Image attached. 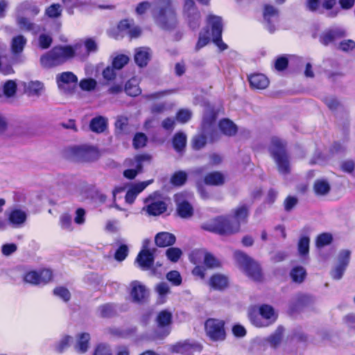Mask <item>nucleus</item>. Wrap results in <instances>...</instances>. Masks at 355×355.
I'll return each mask as SVG.
<instances>
[{
    "instance_id": "1",
    "label": "nucleus",
    "mask_w": 355,
    "mask_h": 355,
    "mask_svg": "<svg viewBox=\"0 0 355 355\" xmlns=\"http://www.w3.org/2000/svg\"><path fill=\"white\" fill-rule=\"evenodd\" d=\"M232 218L219 216L211 221L205 223L202 228L220 235L232 234L238 232L241 223L247 222L249 207L246 205H240L232 211Z\"/></svg>"
},
{
    "instance_id": "2",
    "label": "nucleus",
    "mask_w": 355,
    "mask_h": 355,
    "mask_svg": "<svg viewBox=\"0 0 355 355\" xmlns=\"http://www.w3.org/2000/svg\"><path fill=\"white\" fill-rule=\"evenodd\" d=\"M151 15L155 24L165 31H172L178 24L177 8L173 0H154Z\"/></svg>"
},
{
    "instance_id": "3",
    "label": "nucleus",
    "mask_w": 355,
    "mask_h": 355,
    "mask_svg": "<svg viewBox=\"0 0 355 355\" xmlns=\"http://www.w3.org/2000/svg\"><path fill=\"white\" fill-rule=\"evenodd\" d=\"M268 150L276 164L278 172L283 175L290 174L291 166L290 157L286 150V143L278 137H272Z\"/></svg>"
},
{
    "instance_id": "4",
    "label": "nucleus",
    "mask_w": 355,
    "mask_h": 355,
    "mask_svg": "<svg viewBox=\"0 0 355 355\" xmlns=\"http://www.w3.org/2000/svg\"><path fill=\"white\" fill-rule=\"evenodd\" d=\"M234 257L239 267L243 270L250 278L257 282L262 280L261 270L257 262L241 251H236Z\"/></svg>"
},
{
    "instance_id": "5",
    "label": "nucleus",
    "mask_w": 355,
    "mask_h": 355,
    "mask_svg": "<svg viewBox=\"0 0 355 355\" xmlns=\"http://www.w3.org/2000/svg\"><path fill=\"white\" fill-rule=\"evenodd\" d=\"M207 28H211V35L213 42L220 49L224 51L227 49V45L221 39L223 32L222 18L214 15H209L207 17Z\"/></svg>"
},
{
    "instance_id": "6",
    "label": "nucleus",
    "mask_w": 355,
    "mask_h": 355,
    "mask_svg": "<svg viewBox=\"0 0 355 355\" xmlns=\"http://www.w3.org/2000/svg\"><path fill=\"white\" fill-rule=\"evenodd\" d=\"M73 159L76 162H90L97 160L101 154L96 147L81 145L71 148Z\"/></svg>"
},
{
    "instance_id": "7",
    "label": "nucleus",
    "mask_w": 355,
    "mask_h": 355,
    "mask_svg": "<svg viewBox=\"0 0 355 355\" xmlns=\"http://www.w3.org/2000/svg\"><path fill=\"white\" fill-rule=\"evenodd\" d=\"M250 317L251 322L255 326L261 327L274 322L277 316L271 306L264 304L260 306L259 314H251Z\"/></svg>"
},
{
    "instance_id": "8",
    "label": "nucleus",
    "mask_w": 355,
    "mask_h": 355,
    "mask_svg": "<svg viewBox=\"0 0 355 355\" xmlns=\"http://www.w3.org/2000/svg\"><path fill=\"white\" fill-rule=\"evenodd\" d=\"M150 159L151 156L148 154L138 155L134 159H126V165L133 168L125 170L123 176L129 180L134 179L142 171L143 162H150Z\"/></svg>"
},
{
    "instance_id": "9",
    "label": "nucleus",
    "mask_w": 355,
    "mask_h": 355,
    "mask_svg": "<svg viewBox=\"0 0 355 355\" xmlns=\"http://www.w3.org/2000/svg\"><path fill=\"white\" fill-rule=\"evenodd\" d=\"M207 335L213 340H223L225 338L224 322L220 320L209 318L205 322Z\"/></svg>"
},
{
    "instance_id": "10",
    "label": "nucleus",
    "mask_w": 355,
    "mask_h": 355,
    "mask_svg": "<svg viewBox=\"0 0 355 355\" xmlns=\"http://www.w3.org/2000/svg\"><path fill=\"white\" fill-rule=\"evenodd\" d=\"M52 277V271L49 269H44L40 272L30 271L27 272L24 277V280L27 283L37 285L49 282Z\"/></svg>"
},
{
    "instance_id": "11",
    "label": "nucleus",
    "mask_w": 355,
    "mask_h": 355,
    "mask_svg": "<svg viewBox=\"0 0 355 355\" xmlns=\"http://www.w3.org/2000/svg\"><path fill=\"white\" fill-rule=\"evenodd\" d=\"M266 27L271 33L276 30V24L279 20V10L271 5H265L263 12Z\"/></svg>"
},
{
    "instance_id": "12",
    "label": "nucleus",
    "mask_w": 355,
    "mask_h": 355,
    "mask_svg": "<svg viewBox=\"0 0 355 355\" xmlns=\"http://www.w3.org/2000/svg\"><path fill=\"white\" fill-rule=\"evenodd\" d=\"M56 82L61 91L64 93H71L73 88L71 87V84L76 85L78 78L73 73L66 71L57 75Z\"/></svg>"
},
{
    "instance_id": "13",
    "label": "nucleus",
    "mask_w": 355,
    "mask_h": 355,
    "mask_svg": "<svg viewBox=\"0 0 355 355\" xmlns=\"http://www.w3.org/2000/svg\"><path fill=\"white\" fill-rule=\"evenodd\" d=\"M346 36V31L341 27H333L325 30L320 36V43L328 46L335 40Z\"/></svg>"
},
{
    "instance_id": "14",
    "label": "nucleus",
    "mask_w": 355,
    "mask_h": 355,
    "mask_svg": "<svg viewBox=\"0 0 355 355\" xmlns=\"http://www.w3.org/2000/svg\"><path fill=\"white\" fill-rule=\"evenodd\" d=\"M175 201L177 205V212L182 218H191L193 214V208L190 203L184 199L183 193H178L175 196Z\"/></svg>"
},
{
    "instance_id": "15",
    "label": "nucleus",
    "mask_w": 355,
    "mask_h": 355,
    "mask_svg": "<svg viewBox=\"0 0 355 355\" xmlns=\"http://www.w3.org/2000/svg\"><path fill=\"white\" fill-rule=\"evenodd\" d=\"M130 296L133 302L137 303L144 302L148 295V292L146 286L138 281H133L130 284Z\"/></svg>"
},
{
    "instance_id": "16",
    "label": "nucleus",
    "mask_w": 355,
    "mask_h": 355,
    "mask_svg": "<svg viewBox=\"0 0 355 355\" xmlns=\"http://www.w3.org/2000/svg\"><path fill=\"white\" fill-rule=\"evenodd\" d=\"M172 318V313L168 310H162L157 315L156 322L158 328L162 330L164 336L170 333Z\"/></svg>"
},
{
    "instance_id": "17",
    "label": "nucleus",
    "mask_w": 355,
    "mask_h": 355,
    "mask_svg": "<svg viewBox=\"0 0 355 355\" xmlns=\"http://www.w3.org/2000/svg\"><path fill=\"white\" fill-rule=\"evenodd\" d=\"M156 249L141 250L137 257L136 262L138 263L139 267L142 270L150 269L154 263V252Z\"/></svg>"
},
{
    "instance_id": "18",
    "label": "nucleus",
    "mask_w": 355,
    "mask_h": 355,
    "mask_svg": "<svg viewBox=\"0 0 355 355\" xmlns=\"http://www.w3.org/2000/svg\"><path fill=\"white\" fill-rule=\"evenodd\" d=\"M201 346L196 343H190L188 340L180 342L173 345V351L182 355H193L196 352H200Z\"/></svg>"
},
{
    "instance_id": "19",
    "label": "nucleus",
    "mask_w": 355,
    "mask_h": 355,
    "mask_svg": "<svg viewBox=\"0 0 355 355\" xmlns=\"http://www.w3.org/2000/svg\"><path fill=\"white\" fill-rule=\"evenodd\" d=\"M216 119V113L214 108L209 106L207 107L204 112L202 123V128L205 134H209L213 130Z\"/></svg>"
},
{
    "instance_id": "20",
    "label": "nucleus",
    "mask_w": 355,
    "mask_h": 355,
    "mask_svg": "<svg viewBox=\"0 0 355 355\" xmlns=\"http://www.w3.org/2000/svg\"><path fill=\"white\" fill-rule=\"evenodd\" d=\"M17 24L20 29L26 31H30L33 34H37L44 30L40 25L31 22L27 17L23 15L17 13Z\"/></svg>"
},
{
    "instance_id": "21",
    "label": "nucleus",
    "mask_w": 355,
    "mask_h": 355,
    "mask_svg": "<svg viewBox=\"0 0 355 355\" xmlns=\"http://www.w3.org/2000/svg\"><path fill=\"white\" fill-rule=\"evenodd\" d=\"M152 182L153 180H151L132 185L126 193L125 197V202L128 204H132L137 195L144 190Z\"/></svg>"
},
{
    "instance_id": "22",
    "label": "nucleus",
    "mask_w": 355,
    "mask_h": 355,
    "mask_svg": "<svg viewBox=\"0 0 355 355\" xmlns=\"http://www.w3.org/2000/svg\"><path fill=\"white\" fill-rule=\"evenodd\" d=\"M59 65L64 64L68 60L72 58L71 45L56 46L53 48Z\"/></svg>"
},
{
    "instance_id": "23",
    "label": "nucleus",
    "mask_w": 355,
    "mask_h": 355,
    "mask_svg": "<svg viewBox=\"0 0 355 355\" xmlns=\"http://www.w3.org/2000/svg\"><path fill=\"white\" fill-rule=\"evenodd\" d=\"M59 65L64 64L68 60L72 58L71 45L56 46L53 48Z\"/></svg>"
},
{
    "instance_id": "24",
    "label": "nucleus",
    "mask_w": 355,
    "mask_h": 355,
    "mask_svg": "<svg viewBox=\"0 0 355 355\" xmlns=\"http://www.w3.org/2000/svg\"><path fill=\"white\" fill-rule=\"evenodd\" d=\"M175 235L166 232L158 233L155 238L156 245L161 248L171 246L175 243Z\"/></svg>"
},
{
    "instance_id": "25",
    "label": "nucleus",
    "mask_w": 355,
    "mask_h": 355,
    "mask_svg": "<svg viewBox=\"0 0 355 355\" xmlns=\"http://www.w3.org/2000/svg\"><path fill=\"white\" fill-rule=\"evenodd\" d=\"M40 12L39 8L36 5L31 1H24L19 4L17 8V13L26 16L34 17Z\"/></svg>"
},
{
    "instance_id": "26",
    "label": "nucleus",
    "mask_w": 355,
    "mask_h": 355,
    "mask_svg": "<svg viewBox=\"0 0 355 355\" xmlns=\"http://www.w3.org/2000/svg\"><path fill=\"white\" fill-rule=\"evenodd\" d=\"M150 59V49L146 47H139L136 49L135 54V61L140 67L147 65Z\"/></svg>"
},
{
    "instance_id": "27",
    "label": "nucleus",
    "mask_w": 355,
    "mask_h": 355,
    "mask_svg": "<svg viewBox=\"0 0 355 355\" xmlns=\"http://www.w3.org/2000/svg\"><path fill=\"white\" fill-rule=\"evenodd\" d=\"M167 205L162 200H155L149 203L144 208L151 216H158L166 211Z\"/></svg>"
},
{
    "instance_id": "28",
    "label": "nucleus",
    "mask_w": 355,
    "mask_h": 355,
    "mask_svg": "<svg viewBox=\"0 0 355 355\" xmlns=\"http://www.w3.org/2000/svg\"><path fill=\"white\" fill-rule=\"evenodd\" d=\"M115 131L117 135H124L130 133V126L128 123V118L127 116L120 115L116 117L114 123Z\"/></svg>"
},
{
    "instance_id": "29",
    "label": "nucleus",
    "mask_w": 355,
    "mask_h": 355,
    "mask_svg": "<svg viewBox=\"0 0 355 355\" xmlns=\"http://www.w3.org/2000/svg\"><path fill=\"white\" fill-rule=\"evenodd\" d=\"M250 85L252 88L257 89H263L269 84L268 78L261 73H256L249 76Z\"/></svg>"
},
{
    "instance_id": "30",
    "label": "nucleus",
    "mask_w": 355,
    "mask_h": 355,
    "mask_svg": "<svg viewBox=\"0 0 355 355\" xmlns=\"http://www.w3.org/2000/svg\"><path fill=\"white\" fill-rule=\"evenodd\" d=\"M27 214L24 211L15 209L8 216L9 222L15 227L21 226L26 220Z\"/></svg>"
},
{
    "instance_id": "31",
    "label": "nucleus",
    "mask_w": 355,
    "mask_h": 355,
    "mask_svg": "<svg viewBox=\"0 0 355 355\" xmlns=\"http://www.w3.org/2000/svg\"><path fill=\"white\" fill-rule=\"evenodd\" d=\"M2 93L7 99L15 97L17 91V84L15 80H8L1 85Z\"/></svg>"
},
{
    "instance_id": "32",
    "label": "nucleus",
    "mask_w": 355,
    "mask_h": 355,
    "mask_svg": "<svg viewBox=\"0 0 355 355\" xmlns=\"http://www.w3.org/2000/svg\"><path fill=\"white\" fill-rule=\"evenodd\" d=\"M40 64L46 69L53 68L59 66L55 54L52 49L40 57Z\"/></svg>"
},
{
    "instance_id": "33",
    "label": "nucleus",
    "mask_w": 355,
    "mask_h": 355,
    "mask_svg": "<svg viewBox=\"0 0 355 355\" xmlns=\"http://www.w3.org/2000/svg\"><path fill=\"white\" fill-rule=\"evenodd\" d=\"M209 285L215 290L222 291L228 286V279L221 274L214 275L209 280Z\"/></svg>"
},
{
    "instance_id": "34",
    "label": "nucleus",
    "mask_w": 355,
    "mask_h": 355,
    "mask_svg": "<svg viewBox=\"0 0 355 355\" xmlns=\"http://www.w3.org/2000/svg\"><path fill=\"white\" fill-rule=\"evenodd\" d=\"M90 336L88 333H82L77 337V342L74 345L75 350L80 354L85 353L89 348Z\"/></svg>"
},
{
    "instance_id": "35",
    "label": "nucleus",
    "mask_w": 355,
    "mask_h": 355,
    "mask_svg": "<svg viewBox=\"0 0 355 355\" xmlns=\"http://www.w3.org/2000/svg\"><path fill=\"white\" fill-rule=\"evenodd\" d=\"M174 149L179 153H182L187 145V135L182 132H176L172 139Z\"/></svg>"
},
{
    "instance_id": "36",
    "label": "nucleus",
    "mask_w": 355,
    "mask_h": 355,
    "mask_svg": "<svg viewBox=\"0 0 355 355\" xmlns=\"http://www.w3.org/2000/svg\"><path fill=\"white\" fill-rule=\"evenodd\" d=\"M204 182L207 185L220 186L225 182V177L220 172H211L205 175Z\"/></svg>"
},
{
    "instance_id": "37",
    "label": "nucleus",
    "mask_w": 355,
    "mask_h": 355,
    "mask_svg": "<svg viewBox=\"0 0 355 355\" xmlns=\"http://www.w3.org/2000/svg\"><path fill=\"white\" fill-rule=\"evenodd\" d=\"M89 127L93 132H103L107 128V119L101 116L94 117L91 120Z\"/></svg>"
},
{
    "instance_id": "38",
    "label": "nucleus",
    "mask_w": 355,
    "mask_h": 355,
    "mask_svg": "<svg viewBox=\"0 0 355 355\" xmlns=\"http://www.w3.org/2000/svg\"><path fill=\"white\" fill-rule=\"evenodd\" d=\"M219 128L221 132L227 136H233L237 132L236 125L229 119L221 120L219 123Z\"/></svg>"
},
{
    "instance_id": "39",
    "label": "nucleus",
    "mask_w": 355,
    "mask_h": 355,
    "mask_svg": "<svg viewBox=\"0 0 355 355\" xmlns=\"http://www.w3.org/2000/svg\"><path fill=\"white\" fill-rule=\"evenodd\" d=\"M26 44V39L23 35L14 37L11 42V50L14 54H18L23 51Z\"/></svg>"
},
{
    "instance_id": "40",
    "label": "nucleus",
    "mask_w": 355,
    "mask_h": 355,
    "mask_svg": "<svg viewBox=\"0 0 355 355\" xmlns=\"http://www.w3.org/2000/svg\"><path fill=\"white\" fill-rule=\"evenodd\" d=\"M200 12L193 0H184L183 16L186 19Z\"/></svg>"
},
{
    "instance_id": "41",
    "label": "nucleus",
    "mask_w": 355,
    "mask_h": 355,
    "mask_svg": "<svg viewBox=\"0 0 355 355\" xmlns=\"http://www.w3.org/2000/svg\"><path fill=\"white\" fill-rule=\"evenodd\" d=\"M313 189L317 195L324 196L329 193L330 185L329 182L324 180H318L314 183Z\"/></svg>"
},
{
    "instance_id": "42",
    "label": "nucleus",
    "mask_w": 355,
    "mask_h": 355,
    "mask_svg": "<svg viewBox=\"0 0 355 355\" xmlns=\"http://www.w3.org/2000/svg\"><path fill=\"white\" fill-rule=\"evenodd\" d=\"M284 329L279 327L276 331L266 338V341L272 347H277L281 343L282 339Z\"/></svg>"
},
{
    "instance_id": "43",
    "label": "nucleus",
    "mask_w": 355,
    "mask_h": 355,
    "mask_svg": "<svg viewBox=\"0 0 355 355\" xmlns=\"http://www.w3.org/2000/svg\"><path fill=\"white\" fill-rule=\"evenodd\" d=\"M290 275L293 282L302 283L305 279L306 272L302 266H296L291 270Z\"/></svg>"
},
{
    "instance_id": "44",
    "label": "nucleus",
    "mask_w": 355,
    "mask_h": 355,
    "mask_svg": "<svg viewBox=\"0 0 355 355\" xmlns=\"http://www.w3.org/2000/svg\"><path fill=\"white\" fill-rule=\"evenodd\" d=\"M72 51V58L77 57L80 60L87 58L89 55L87 49H85L83 44L76 43L73 46H71Z\"/></svg>"
},
{
    "instance_id": "45",
    "label": "nucleus",
    "mask_w": 355,
    "mask_h": 355,
    "mask_svg": "<svg viewBox=\"0 0 355 355\" xmlns=\"http://www.w3.org/2000/svg\"><path fill=\"white\" fill-rule=\"evenodd\" d=\"M310 239L308 236H302L297 244L298 252L300 256H306L309 252Z\"/></svg>"
},
{
    "instance_id": "46",
    "label": "nucleus",
    "mask_w": 355,
    "mask_h": 355,
    "mask_svg": "<svg viewBox=\"0 0 355 355\" xmlns=\"http://www.w3.org/2000/svg\"><path fill=\"white\" fill-rule=\"evenodd\" d=\"M135 80H129L125 85V93L130 96H137L141 92L139 86L135 84Z\"/></svg>"
},
{
    "instance_id": "47",
    "label": "nucleus",
    "mask_w": 355,
    "mask_h": 355,
    "mask_svg": "<svg viewBox=\"0 0 355 355\" xmlns=\"http://www.w3.org/2000/svg\"><path fill=\"white\" fill-rule=\"evenodd\" d=\"M97 82L93 78H84L79 83V87L83 91L91 92L95 89Z\"/></svg>"
},
{
    "instance_id": "48",
    "label": "nucleus",
    "mask_w": 355,
    "mask_h": 355,
    "mask_svg": "<svg viewBox=\"0 0 355 355\" xmlns=\"http://www.w3.org/2000/svg\"><path fill=\"white\" fill-rule=\"evenodd\" d=\"M333 241V236L330 233H322L318 236L316 239V246L322 248L329 245Z\"/></svg>"
},
{
    "instance_id": "49",
    "label": "nucleus",
    "mask_w": 355,
    "mask_h": 355,
    "mask_svg": "<svg viewBox=\"0 0 355 355\" xmlns=\"http://www.w3.org/2000/svg\"><path fill=\"white\" fill-rule=\"evenodd\" d=\"M351 252L349 250H341L338 256V264L347 268L350 260Z\"/></svg>"
},
{
    "instance_id": "50",
    "label": "nucleus",
    "mask_w": 355,
    "mask_h": 355,
    "mask_svg": "<svg viewBox=\"0 0 355 355\" xmlns=\"http://www.w3.org/2000/svg\"><path fill=\"white\" fill-rule=\"evenodd\" d=\"M147 142V137L145 134L141 132L137 133L134 138L132 144L135 148L139 149L140 148H143L146 146Z\"/></svg>"
},
{
    "instance_id": "51",
    "label": "nucleus",
    "mask_w": 355,
    "mask_h": 355,
    "mask_svg": "<svg viewBox=\"0 0 355 355\" xmlns=\"http://www.w3.org/2000/svg\"><path fill=\"white\" fill-rule=\"evenodd\" d=\"M182 254V250L178 248H170L166 252L167 258L172 262H177Z\"/></svg>"
},
{
    "instance_id": "52",
    "label": "nucleus",
    "mask_w": 355,
    "mask_h": 355,
    "mask_svg": "<svg viewBox=\"0 0 355 355\" xmlns=\"http://www.w3.org/2000/svg\"><path fill=\"white\" fill-rule=\"evenodd\" d=\"M205 265L209 268L220 266V261L211 253L206 252L204 257Z\"/></svg>"
},
{
    "instance_id": "53",
    "label": "nucleus",
    "mask_w": 355,
    "mask_h": 355,
    "mask_svg": "<svg viewBox=\"0 0 355 355\" xmlns=\"http://www.w3.org/2000/svg\"><path fill=\"white\" fill-rule=\"evenodd\" d=\"M187 173L184 171L175 173L171 179V182L175 186H182L187 180Z\"/></svg>"
},
{
    "instance_id": "54",
    "label": "nucleus",
    "mask_w": 355,
    "mask_h": 355,
    "mask_svg": "<svg viewBox=\"0 0 355 355\" xmlns=\"http://www.w3.org/2000/svg\"><path fill=\"white\" fill-rule=\"evenodd\" d=\"M210 34L209 30H206L205 32H200L199 38L196 46V49L198 51L201 48L206 46L210 41Z\"/></svg>"
},
{
    "instance_id": "55",
    "label": "nucleus",
    "mask_w": 355,
    "mask_h": 355,
    "mask_svg": "<svg viewBox=\"0 0 355 355\" xmlns=\"http://www.w3.org/2000/svg\"><path fill=\"white\" fill-rule=\"evenodd\" d=\"M192 116V112L188 109H181L176 114V119L181 123L188 122Z\"/></svg>"
},
{
    "instance_id": "56",
    "label": "nucleus",
    "mask_w": 355,
    "mask_h": 355,
    "mask_svg": "<svg viewBox=\"0 0 355 355\" xmlns=\"http://www.w3.org/2000/svg\"><path fill=\"white\" fill-rule=\"evenodd\" d=\"M53 42L51 35L45 33L41 34L38 37V45L42 49L49 48Z\"/></svg>"
},
{
    "instance_id": "57",
    "label": "nucleus",
    "mask_w": 355,
    "mask_h": 355,
    "mask_svg": "<svg viewBox=\"0 0 355 355\" xmlns=\"http://www.w3.org/2000/svg\"><path fill=\"white\" fill-rule=\"evenodd\" d=\"M71 340L72 337L70 336H63L55 346L56 352L62 353L69 346V343Z\"/></svg>"
},
{
    "instance_id": "58",
    "label": "nucleus",
    "mask_w": 355,
    "mask_h": 355,
    "mask_svg": "<svg viewBox=\"0 0 355 355\" xmlns=\"http://www.w3.org/2000/svg\"><path fill=\"white\" fill-rule=\"evenodd\" d=\"M27 89L32 94L39 96L44 89V85L40 81H31L28 83Z\"/></svg>"
},
{
    "instance_id": "59",
    "label": "nucleus",
    "mask_w": 355,
    "mask_h": 355,
    "mask_svg": "<svg viewBox=\"0 0 355 355\" xmlns=\"http://www.w3.org/2000/svg\"><path fill=\"white\" fill-rule=\"evenodd\" d=\"M53 294L66 302L71 298V293L69 290L62 286L55 288L53 290Z\"/></svg>"
},
{
    "instance_id": "60",
    "label": "nucleus",
    "mask_w": 355,
    "mask_h": 355,
    "mask_svg": "<svg viewBox=\"0 0 355 355\" xmlns=\"http://www.w3.org/2000/svg\"><path fill=\"white\" fill-rule=\"evenodd\" d=\"M61 6L60 4L53 3L49 7H48L46 10V14L49 17L56 18L61 15Z\"/></svg>"
},
{
    "instance_id": "61",
    "label": "nucleus",
    "mask_w": 355,
    "mask_h": 355,
    "mask_svg": "<svg viewBox=\"0 0 355 355\" xmlns=\"http://www.w3.org/2000/svg\"><path fill=\"white\" fill-rule=\"evenodd\" d=\"M101 316L108 318L114 315L115 313L114 306L111 304H105L98 308Z\"/></svg>"
},
{
    "instance_id": "62",
    "label": "nucleus",
    "mask_w": 355,
    "mask_h": 355,
    "mask_svg": "<svg viewBox=\"0 0 355 355\" xmlns=\"http://www.w3.org/2000/svg\"><path fill=\"white\" fill-rule=\"evenodd\" d=\"M129 61V58L125 55H117L112 62L113 67L116 69H122Z\"/></svg>"
},
{
    "instance_id": "63",
    "label": "nucleus",
    "mask_w": 355,
    "mask_h": 355,
    "mask_svg": "<svg viewBox=\"0 0 355 355\" xmlns=\"http://www.w3.org/2000/svg\"><path fill=\"white\" fill-rule=\"evenodd\" d=\"M206 143L207 139L205 135H196L192 139V147L195 150H200L205 146Z\"/></svg>"
},
{
    "instance_id": "64",
    "label": "nucleus",
    "mask_w": 355,
    "mask_h": 355,
    "mask_svg": "<svg viewBox=\"0 0 355 355\" xmlns=\"http://www.w3.org/2000/svg\"><path fill=\"white\" fill-rule=\"evenodd\" d=\"M166 279L175 286H179L182 283V277L177 270H172L167 273Z\"/></svg>"
}]
</instances>
